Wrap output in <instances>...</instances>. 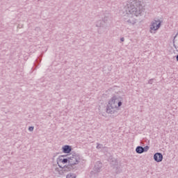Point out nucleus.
Wrapping results in <instances>:
<instances>
[{"label": "nucleus", "mask_w": 178, "mask_h": 178, "mask_svg": "<svg viewBox=\"0 0 178 178\" xmlns=\"http://www.w3.org/2000/svg\"><path fill=\"white\" fill-rule=\"evenodd\" d=\"M127 6V13L123 16V20L125 24L134 26L136 23L134 16H140L143 12L141 0H129Z\"/></svg>", "instance_id": "f257e3e1"}, {"label": "nucleus", "mask_w": 178, "mask_h": 178, "mask_svg": "<svg viewBox=\"0 0 178 178\" xmlns=\"http://www.w3.org/2000/svg\"><path fill=\"white\" fill-rule=\"evenodd\" d=\"M122 97L120 96H114L111 100L108 102V104L106 107V113H110L111 115H113L118 108L122 105Z\"/></svg>", "instance_id": "f03ea898"}, {"label": "nucleus", "mask_w": 178, "mask_h": 178, "mask_svg": "<svg viewBox=\"0 0 178 178\" xmlns=\"http://www.w3.org/2000/svg\"><path fill=\"white\" fill-rule=\"evenodd\" d=\"M81 161V156L80 154L76 152H72L68 156V165L67 167H65V170L67 171L74 170L76 169V165H79Z\"/></svg>", "instance_id": "7ed1b4c3"}, {"label": "nucleus", "mask_w": 178, "mask_h": 178, "mask_svg": "<svg viewBox=\"0 0 178 178\" xmlns=\"http://www.w3.org/2000/svg\"><path fill=\"white\" fill-rule=\"evenodd\" d=\"M56 161L57 165L62 169V173H63V172H69L65 169V168H67V165H65V163H69L68 156L67 158H65V156H59Z\"/></svg>", "instance_id": "20e7f679"}, {"label": "nucleus", "mask_w": 178, "mask_h": 178, "mask_svg": "<svg viewBox=\"0 0 178 178\" xmlns=\"http://www.w3.org/2000/svg\"><path fill=\"white\" fill-rule=\"evenodd\" d=\"M161 24H162V22H161L159 19H154L150 25V30H152L153 31H156V30H159Z\"/></svg>", "instance_id": "39448f33"}, {"label": "nucleus", "mask_w": 178, "mask_h": 178, "mask_svg": "<svg viewBox=\"0 0 178 178\" xmlns=\"http://www.w3.org/2000/svg\"><path fill=\"white\" fill-rule=\"evenodd\" d=\"M101 169H102V163L97 161L95 165L94 169L91 171V175H96V173H99L101 172Z\"/></svg>", "instance_id": "423d86ee"}, {"label": "nucleus", "mask_w": 178, "mask_h": 178, "mask_svg": "<svg viewBox=\"0 0 178 178\" xmlns=\"http://www.w3.org/2000/svg\"><path fill=\"white\" fill-rule=\"evenodd\" d=\"M111 164L113 165V166H114L113 169L115 173L118 174L122 172V168H120V166L118 165V160L116 159H112Z\"/></svg>", "instance_id": "0eeeda50"}, {"label": "nucleus", "mask_w": 178, "mask_h": 178, "mask_svg": "<svg viewBox=\"0 0 178 178\" xmlns=\"http://www.w3.org/2000/svg\"><path fill=\"white\" fill-rule=\"evenodd\" d=\"M154 159L156 162H162L163 160V155H162V153L157 152L154 154Z\"/></svg>", "instance_id": "6e6552de"}, {"label": "nucleus", "mask_w": 178, "mask_h": 178, "mask_svg": "<svg viewBox=\"0 0 178 178\" xmlns=\"http://www.w3.org/2000/svg\"><path fill=\"white\" fill-rule=\"evenodd\" d=\"M62 149L64 154H70L72 152V146L66 145L62 147Z\"/></svg>", "instance_id": "1a4fd4ad"}, {"label": "nucleus", "mask_w": 178, "mask_h": 178, "mask_svg": "<svg viewBox=\"0 0 178 178\" xmlns=\"http://www.w3.org/2000/svg\"><path fill=\"white\" fill-rule=\"evenodd\" d=\"M136 154H143V146H138V147H136Z\"/></svg>", "instance_id": "9d476101"}, {"label": "nucleus", "mask_w": 178, "mask_h": 178, "mask_svg": "<svg viewBox=\"0 0 178 178\" xmlns=\"http://www.w3.org/2000/svg\"><path fill=\"white\" fill-rule=\"evenodd\" d=\"M96 27H104V21H97L96 22Z\"/></svg>", "instance_id": "9b49d317"}, {"label": "nucleus", "mask_w": 178, "mask_h": 178, "mask_svg": "<svg viewBox=\"0 0 178 178\" xmlns=\"http://www.w3.org/2000/svg\"><path fill=\"white\" fill-rule=\"evenodd\" d=\"M96 148L97 149H101V148H103V149H105V151H108V147H105L102 145V144H99V143H97Z\"/></svg>", "instance_id": "f8f14e48"}, {"label": "nucleus", "mask_w": 178, "mask_h": 178, "mask_svg": "<svg viewBox=\"0 0 178 178\" xmlns=\"http://www.w3.org/2000/svg\"><path fill=\"white\" fill-rule=\"evenodd\" d=\"M109 17H111V15H109V14L105 15L104 18L103 19L104 23H106V22H108V20L109 19Z\"/></svg>", "instance_id": "ddd939ff"}, {"label": "nucleus", "mask_w": 178, "mask_h": 178, "mask_svg": "<svg viewBox=\"0 0 178 178\" xmlns=\"http://www.w3.org/2000/svg\"><path fill=\"white\" fill-rule=\"evenodd\" d=\"M66 178H76V174L70 173L67 175Z\"/></svg>", "instance_id": "4468645a"}, {"label": "nucleus", "mask_w": 178, "mask_h": 178, "mask_svg": "<svg viewBox=\"0 0 178 178\" xmlns=\"http://www.w3.org/2000/svg\"><path fill=\"white\" fill-rule=\"evenodd\" d=\"M143 152H147L149 149V146L142 147Z\"/></svg>", "instance_id": "2eb2a0df"}, {"label": "nucleus", "mask_w": 178, "mask_h": 178, "mask_svg": "<svg viewBox=\"0 0 178 178\" xmlns=\"http://www.w3.org/2000/svg\"><path fill=\"white\" fill-rule=\"evenodd\" d=\"M176 37H177V33L175 35V36L174 37V39L172 40L175 48H176V44H175V42H176Z\"/></svg>", "instance_id": "dca6fc26"}, {"label": "nucleus", "mask_w": 178, "mask_h": 178, "mask_svg": "<svg viewBox=\"0 0 178 178\" xmlns=\"http://www.w3.org/2000/svg\"><path fill=\"white\" fill-rule=\"evenodd\" d=\"M154 80H155V79H150L148 81V84H152V82L154 81Z\"/></svg>", "instance_id": "f3484780"}, {"label": "nucleus", "mask_w": 178, "mask_h": 178, "mask_svg": "<svg viewBox=\"0 0 178 178\" xmlns=\"http://www.w3.org/2000/svg\"><path fill=\"white\" fill-rule=\"evenodd\" d=\"M29 131H34V127H29Z\"/></svg>", "instance_id": "a211bd4d"}, {"label": "nucleus", "mask_w": 178, "mask_h": 178, "mask_svg": "<svg viewBox=\"0 0 178 178\" xmlns=\"http://www.w3.org/2000/svg\"><path fill=\"white\" fill-rule=\"evenodd\" d=\"M55 172H58L59 175H62V173L59 171V168H55Z\"/></svg>", "instance_id": "6ab92c4d"}, {"label": "nucleus", "mask_w": 178, "mask_h": 178, "mask_svg": "<svg viewBox=\"0 0 178 178\" xmlns=\"http://www.w3.org/2000/svg\"><path fill=\"white\" fill-rule=\"evenodd\" d=\"M120 41H121L122 42H123L124 41V38H120Z\"/></svg>", "instance_id": "aec40b11"}, {"label": "nucleus", "mask_w": 178, "mask_h": 178, "mask_svg": "<svg viewBox=\"0 0 178 178\" xmlns=\"http://www.w3.org/2000/svg\"><path fill=\"white\" fill-rule=\"evenodd\" d=\"M35 30H40V27H36Z\"/></svg>", "instance_id": "412c9836"}, {"label": "nucleus", "mask_w": 178, "mask_h": 178, "mask_svg": "<svg viewBox=\"0 0 178 178\" xmlns=\"http://www.w3.org/2000/svg\"><path fill=\"white\" fill-rule=\"evenodd\" d=\"M98 33H99V34H102V32L99 31V29H98Z\"/></svg>", "instance_id": "4be33fe9"}, {"label": "nucleus", "mask_w": 178, "mask_h": 178, "mask_svg": "<svg viewBox=\"0 0 178 178\" xmlns=\"http://www.w3.org/2000/svg\"><path fill=\"white\" fill-rule=\"evenodd\" d=\"M177 48H178V40H177Z\"/></svg>", "instance_id": "5701e85b"}]
</instances>
